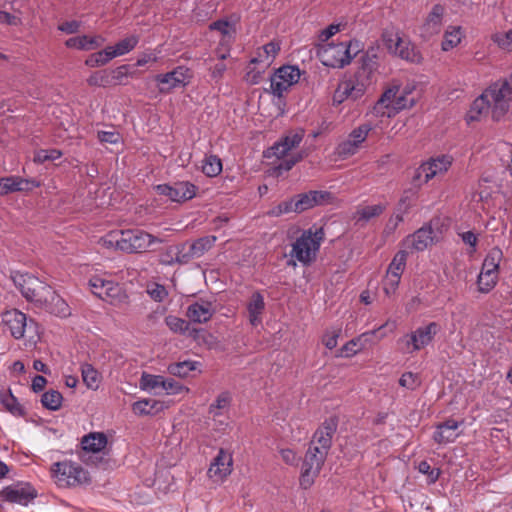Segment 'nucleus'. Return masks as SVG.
<instances>
[{"mask_svg": "<svg viewBox=\"0 0 512 512\" xmlns=\"http://www.w3.org/2000/svg\"><path fill=\"white\" fill-rule=\"evenodd\" d=\"M100 244L107 249L119 250L127 254H138L149 250L154 244L164 240L142 229H123L110 231L100 238Z\"/></svg>", "mask_w": 512, "mask_h": 512, "instance_id": "nucleus-2", "label": "nucleus"}, {"mask_svg": "<svg viewBox=\"0 0 512 512\" xmlns=\"http://www.w3.org/2000/svg\"><path fill=\"white\" fill-rule=\"evenodd\" d=\"M462 423V421H457L452 418L447 419L442 423H438L435 426L433 440L439 445H446L448 443L454 442L459 436L457 430L462 425Z\"/></svg>", "mask_w": 512, "mask_h": 512, "instance_id": "nucleus-24", "label": "nucleus"}, {"mask_svg": "<svg viewBox=\"0 0 512 512\" xmlns=\"http://www.w3.org/2000/svg\"><path fill=\"white\" fill-rule=\"evenodd\" d=\"M444 14V8L441 5H435L425 23L422 26L423 36L430 37L440 32L442 26V19Z\"/></svg>", "mask_w": 512, "mask_h": 512, "instance_id": "nucleus-31", "label": "nucleus"}, {"mask_svg": "<svg viewBox=\"0 0 512 512\" xmlns=\"http://www.w3.org/2000/svg\"><path fill=\"white\" fill-rule=\"evenodd\" d=\"M453 158L450 155H440L431 158L419 168V174L424 175L425 182H428L437 175L445 173L452 165Z\"/></svg>", "mask_w": 512, "mask_h": 512, "instance_id": "nucleus-23", "label": "nucleus"}, {"mask_svg": "<svg viewBox=\"0 0 512 512\" xmlns=\"http://www.w3.org/2000/svg\"><path fill=\"white\" fill-rule=\"evenodd\" d=\"M397 94H399V86L397 85H393L392 87L386 89L381 95L380 99L376 102L374 110L383 115L387 114L390 116Z\"/></svg>", "mask_w": 512, "mask_h": 512, "instance_id": "nucleus-34", "label": "nucleus"}, {"mask_svg": "<svg viewBox=\"0 0 512 512\" xmlns=\"http://www.w3.org/2000/svg\"><path fill=\"white\" fill-rule=\"evenodd\" d=\"M503 258V252L498 247H493L485 256L481 271L499 275V265Z\"/></svg>", "mask_w": 512, "mask_h": 512, "instance_id": "nucleus-38", "label": "nucleus"}, {"mask_svg": "<svg viewBox=\"0 0 512 512\" xmlns=\"http://www.w3.org/2000/svg\"><path fill=\"white\" fill-rule=\"evenodd\" d=\"M372 129L373 126L370 123H363L354 128L346 139L337 144L334 154L342 160L355 155L362 147V144L365 142Z\"/></svg>", "mask_w": 512, "mask_h": 512, "instance_id": "nucleus-10", "label": "nucleus"}, {"mask_svg": "<svg viewBox=\"0 0 512 512\" xmlns=\"http://www.w3.org/2000/svg\"><path fill=\"white\" fill-rule=\"evenodd\" d=\"M383 42L389 53L409 62H420V53L416 51L411 41L401 36L398 31H385L383 33Z\"/></svg>", "mask_w": 512, "mask_h": 512, "instance_id": "nucleus-8", "label": "nucleus"}, {"mask_svg": "<svg viewBox=\"0 0 512 512\" xmlns=\"http://www.w3.org/2000/svg\"><path fill=\"white\" fill-rule=\"evenodd\" d=\"M338 419L330 417L315 431L310 446H316L319 451L328 455L332 446V437L337 430Z\"/></svg>", "mask_w": 512, "mask_h": 512, "instance_id": "nucleus-18", "label": "nucleus"}, {"mask_svg": "<svg viewBox=\"0 0 512 512\" xmlns=\"http://www.w3.org/2000/svg\"><path fill=\"white\" fill-rule=\"evenodd\" d=\"M293 200L284 201L267 211V215L270 217H279L283 214L294 212Z\"/></svg>", "mask_w": 512, "mask_h": 512, "instance_id": "nucleus-59", "label": "nucleus"}, {"mask_svg": "<svg viewBox=\"0 0 512 512\" xmlns=\"http://www.w3.org/2000/svg\"><path fill=\"white\" fill-rule=\"evenodd\" d=\"M421 384L420 377L417 373L405 372L399 379V385L409 390L417 389Z\"/></svg>", "mask_w": 512, "mask_h": 512, "instance_id": "nucleus-55", "label": "nucleus"}, {"mask_svg": "<svg viewBox=\"0 0 512 512\" xmlns=\"http://www.w3.org/2000/svg\"><path fill=\"white\" fill-rule=\"evenodd\" d=\"M199 365L200 363L198 361L185 360L170 364L168 371L174 376L187 377L189 373L196 370Z\"/></svg>", "mask_w": 512, "mask_h": 512, "instance_id": "nucleus-43", "label": "nucleus"}, {"mask_svg": "<svg viewBox=\"0 0 512 512\" xmlns=\"http://www.w3.org/2000/svg\"><path fill=\"white\" fill-rule=\"evenodd\" d=\"M435 240L434 231L430 225H424L403 240V245L411 251H424Z\"/></svg>", "mask_w": 512, "mask_h": 512, "instance_id": "nucleus-21", "label": "nucleus"}, {"mask_svg": "<svg viewBox=\"0 0 512 512\" xmlns=\"http://www.w3.org/2000/svg\"><path fill=\"white\" fill-rule=\"evenodd\" d=\"M62 156L58 149H40L34 155V162L42 164L46 161H54Z\"/></svg>", "mask_w": 512, "mask_h": 512, "instance_id": "nucleus-54", "label": "nucleus"}, {"mask_svg": "<svg viewBox=\"0 0 512 512\" xmlns=\"http://www.w3.org/2000/svg\"><path fill=\"white\" fill-rule=\"evenodd\" d=\"M340 332V329H333L325 333L323 337V344L327 349L332 350L337 346Z\"/></svg>", "mask_w": 512, "mask_h": 512, "instance_id": "nucleus-63", "label": "nucleus"}, {"mask_svg": "<svg viewBox=\"0 0 512 512\" xmlns=\"http://www.w3.org/2000/svg\"><path fill=\"white\" fill-rule=\"evenodd\" d=\"M498 275L480 271L477 278L478 290L481 293H489L497 284Z\"/></svg>", "mask_w": 512, "mask_h": 512, "instance_id": "nucleus-48", "label": "nucleus"}, {"mask_svg": "<svg viewBox=\"0 0 512 512\" xmlns=\"http://www.w3.org/2000/svg\"><path fill=\"white\" fill-rule=\"evenodd\" d=\"M51 473L55 483L62 488L75 487L90 481L88 472L80 464L68 460L54 463Z\"/></svg>", "mask_w": 512, "mask_h": 512, "instance_id": "nucleus-6", "label": "nucleus"}, {"mask_svg": "<svg viewBox=\"0 0 512 512\" xmlns=\"http://www.w3.org/2000/svg\"><path fill=\"white\" fill-rule=\"evenodd\" d=\"M400 277H396L394 275L386 274L383 279V291L386 296L391 297L394 295L398 289L400 283Z\"/></svg>", "mask_w": 512, "mask_h": 512, "instance_id": "nucleus-58", "label": "nucleus"}, {"mask_svg": "<svg viewBox=\"0 0 512 512\" xmlns=\"http://www.w3.org/2000/svg\"><path fill=\"white\" fill-rule=\"evenodd\" d=\"M386 209V206L383 204H375L368 205L362 208H359L356 212L357 220L368 222L372 218L380 216Z\"/></svg>", "mask_w": 512, "mask_h": 512, "instance_id": "nucleus-46", "label": "nucleus"}, {"mask_svg": "<svg viewBox=\"0 0 512 512\" xmlns=\"http://www.w3.org/2000/svg\"><path fill=\"white\" fill-rule=\"evenodd\" d=\"M107 443V436L103 432H91L83 436L81 440L83 450L92 453L101 452Z\"/></svg>", "mask_w": 512, "mask_h": 512, "instance_id": "nucleus-32", "label": "nucleus"}, {"mask_svg": "<svg viewBox=\"0 0 512 512\" xmlns=\"http://www.w3.org/2000/svg\"><path fill=\"white\" fill-rule=\"evenodd\" d=\"M63 401L62 394L57 390H48L41 396L42 405L51 411H57L61 408Z\"/></svg>", "mask_w": 512, "mask_h": 512, "instance_id": "nucleus-45", "label": "nucleus"}, {"mask_svg": "<svg viewBox=\"0 0 512 512\" xmlns=\"http://www.w3.org/2000/svg\"><path fill=\"white\" fill-rule=\"evenodd\" d=\"M280 51V44L275 41H271L260 49H258L257 56L251 59L252 64L256 63H265V65H270L278 52Z\"/></svg>", "mask_w": 512, "mask_h": 512, "instance_id": "nucleus-36", "label": "nucleus"}, {"mask_svg": "<svg viewBox=\"0 0 512 512\" xmlns=\"http://www.w3.org/2000/svg\"><path fill=\"white\" fill-rule=\"evenodd\" d=\"M324 236L325 233L322 227H312L304 230L292 243L290 250V257L292 259L288 261V265H296L293 259H296L304 266H308L314 262L321 243L324 240Z\"/></svg>", "mask_w": 512, "mask_h": 512, "instance_id": "nucleus-3", "label": "nucleus"}, {"mask_svg": "<svg viewBox=\"0 0 512 512\" xmlns=\"http://www.w3.org/2000/svg\"><path fill=\"white\" fill-rule=\"evenodd\" d=\"M1 323L3 331L10 334L15 340L25 337L33 340L39 336V325L33 319L18 309H10L2 313Z\"/></svg>", "mask_w": 512, "mask_h": 512, "instance_id": "nucleus-5", "label": "nucleus"}, {"mask_svg": "<svg viewBox=\"0 0 512 512\" xmlns=\"http://www.w3.org/2000/svg\"><path fill=\"white\" fill-rule=\"evenodd\" d=\"M438 331L439 325L436 322H430L424 327L417 328L411 334L406 335L399 341L405 343L406 352L412 353L414 351H419L430 344Z\"/></svg>", "mask_w": 512, "mask_h": 512, "instance_id": "nucleus-15", "label": "nucleus"}, {"mask_svg": "<svg viewBox=\"0 0 512 512\" xmlns=\"http://www.w3.org/2000/svg\"><path fill=\"white\" fill-rule=\"evenodd\" d=\"M511 100L512 84L508 80L494 82L473 101L469 120L475 121L490 113L494 121H501L509 111Z\"/></svg>", "mask_w": 512, "mask_h": 512, "instance_id": "nucleus-1", "label": "nucleus"}, {"mask_svg": "<svg viewBox=\"0 0 512 512\" xmlns=\"http://www.w3.org/2000/svg\"><path fill=\"white\" fill-rule=\"evenodd\" d=\"M216 240V236L213 235H208L196 239L189 244L190 257H193V259L202 257L215 245Z\"/></svg>", "mask_w": 512, "mask_h": 512, "instance_id": "nucleus-37", "label": "nucleus"}, {"mask_svg": "<svg viewBox=\"0 0 512 512\" xmlns=\"http://www.w3.org/2000/svg\"><path fill=\"white\" fill-rule=\"evenodd\" d=\"M326 458L327 454L319 451L316 446L309 445L301 468L300 486L303 489H308L313 485L315 478L319 475L325 463Z\"/></svg>", "mask_w": 512, "mask_h": 512, "instance_id": "nucleus-9", "label": "nucleus"}, {"mask_svg": "<svg viewBox=\"0 0 512 512\" xmlns=\"http://www.w3.org/2000/svg\"><path fill=\"white\" fill-rule=\"evenodd\" d=\"M155 190L159 195L181 203L194 198L198 187L189 181H177L172 184H159L155 186Z\"/></svg>", "mask_w": 512, "mask_h": 512, "instance_id": "nucleus-14", "label": "nucleus"}, {"mask_svg": "<svg viewBox=\"0 0 512 512\" xmlns=\"http://www.w3.org/2000/svg\"><path fill=\"white\" fill-rule=\"evenodd\" d=\"M414 105V100L409 99L406 95H396L395 103L393 104L392 112H398L403 109L411 108Z\"/></svg>", "mask_w": 512, "mask_h": 512, "instance_id": "nucleus-64", "label": "nucleus"}, {"mask_svg": "<svg viewBox=\"0 0 512 512\" xmlns=\"http://www.w3.org/2000/svg\"><path fill=\"white\" fill-rule=\"evenodd\" d=\"M202 172L208 177H216L222 172V161L216 155H206L202 161Z\"/></svg>", "mask_w": 512, "mask_h": 512, "instance_id": "nucleus-42", "label": "nucleus"}, {"mask_svg": "<svg viewBox=\"0 0 512 512\" xmlns=\"http://www.w3.org/2000/svg\"><path fill=\"white\" fill-rule=\"evenodd\" d=\"M0 497L9 503L27 506L37 497V491L29 483L18 482L4 487Z\"/></svg>", "mask_w": 512, "mask_h": 512, "instance_id": "nucleus-16", "label": "nucleus"}, {"mask_svg": "<svg viewBox=\"0 0 512 512\" xmlns=\"http://www.w3.org/2000/svg\"><path fill=\"white\" fill-rule=\"evenodd\" d=\"M0 404L15 417H24L26 410L10 390L0 391Z\"/></svg>", "mask_w": 512, "mask_h": 512, "instance_id": "nucleus-33", "label": "nucleus"}, {"mask_svg": "<svg viewBox=\"0 0 512 512\" xmlns=\"http://www.w3.org/2000/svg\"><path fill=\"white\" fill-rule=\"evenodd\" d=\"M300 79L297 66L285 65L280 67L270 78V90L273 95L282 97L283 94Z\"/></svg>", "mask_w": 512, "mask_h": 512, "instance_id": "nucleus-13", "label": "nucleus"}, {"mask_svg": "<svg viewBox=\"0 0 512 512\" xmlns=\"http://www.w3.org/2000/svg\"><path fill=\"white\" fill-rule=\"evenodd\" d=\"M39 183L34 180L24 179L18 176H9L0 178V195L18 191H28L32 187H38Z\"/></svg>", "mask_w": 512, "mask_h": 512, "instance_id": "nucleus-28", "label": "nucleus"}, {"mask_svg": "<svg viewBox=\"0 0 512 512\" xmlns=\"http://www.w3.org/2000/svg\"><path fill=\"white\" fill-rule=\"evenodd\" d=\"M87 83L90 86L97 87L111 86L109 70H100L92 73L87 79Z\"/></svg>", "mask_w": 512, "mask_h": 512, "instance_id": "nucleus-52", "label": "nucleus"}, {"mask_svg": "<svg viewBox=\"0 0 512 512\" xmlns=\"http://www.w3.org/2000/svg\"><path fill=\"white\" fill-rule=\"evenodd\" d=\"M112 59L113 57L111 56L110 51H108V47H106L101 51L91 54L86 59L85 64L89 67H98L107 64Z\"/></svg>", "mask_w": 512, "mask_h": 512, "instance_id": "nucleus-50", "label": "nucleus"}, {"mask_svg": "<svg viewBox=\"0 0 512 512\" xmlns=\"http://www.w3.org/2000/svg\"><path fill=\"white\" fill-rule=\"evenodd\" d=\"M164 383V377L161 375H152L148 373H142L139 386L141 390L144 391H153L158 388H161Z\"/></svg>", "mask_w": 512, "mask_h": 512, "instance_id": "nucleus-47", "label": "nucleus"}, {"mask_svg": "<svg viewBox=\"0 0 512 512\" xmlns=\"http://www.w3.org/2000/svg\"><path fill=\"white\" fill-rule=\"evenodd\" d=\"M39 308L61 318L71 315V309L67 302L53 288L52 293L48 294L46 298V303H43Z\"/></svg>", "mask_w": 512, "mask_h": 512, "instance_id": "nucleus-26", "label": "nucleus"}, {"mask_svg": "<svg viewBox=\"0 0 512 512\" xmlns=\"http://www.w3.org/2000/svg\"><path fill=\"white\" fill-rule=\"evenodd\" d=\"M165 323L175 333H185L189 327V323L186 320L173 315L167 316Z\"/></svg>", "mask_w": 512, "mask_h": 512, "instance_id": "nucleus-56", "label": "nucleus"}, {"mask_svg": "<svg viewBox=\"0 0 512 512\" xmlns=\"http://www.w3.org/2000/svg\"><path fill=\"white\" fill-rule=\"evenodd\" d=\"M161 389L165 390L168 394H180L183 391H187L183 385H181L178 381L172 379V378H165L164 377V383L161 386Z\"/></svg>", "mask_w": 512, "mask_h": 512, "instance_id": "nucleus-60", "label": "nucleus"}, {"mask_svg": "<svg viewBox=\"0 0 512 512\" xmlns=\"http://www.w3.org/2000/svg\"><path fill=\"white\" fill-rule=\"evenodd\" d=\"M150 297L157 302H162L168 295L167 290L163 285L153 284L147 290Z\"/></svg>", "mask_w": 512, "mask_h": 512, "instance_id": "nucleus-62", "label": "nucleus"}, {"mask_svg": "<svg viewBox=\"0 0 512 512\" xmlns=\"http://www.w3.org/2000/svg\"><path fill=\"white\" fill-rule=\"evenodd\" d=\"M129 65H121L110 72V83L111 85L125 84V80L129 77Z\"/></svg>", "mask_w": 512, "mask_h": 512, "instance_id": "nucleus-53", "label": "nucleus"}, {"mask_svg": "<svg viewBox=\"0 0 512 512\" xmlns=\"http://www.w3.org/2000/svg\"><path fill=\"white\" fill-rule=\"evenodd\" d=\"M104 41L105 39L101 36L90 37L87 35H81L67 39L65 45L67 48L88 51L99 48Z\"/></svg>", "mask_w": 512, "mask_h": 512, "instance_id": "nucleus-30", "label": "nucleus"}, {"mask_svg": "<svg viewBox=\"0 0 512 512\" xmlns=\"http://www.w3.org/2000/svg\"><path fill=\"white\" fill-rule=\"evenodd\" d=\"M294 204V212L301 213L315 206L330 203L332 194L328 191L312 190L307 193L298 194L292 198Z\"/></svg>", "mask_w": 512, "mask_h": 512, "instance_id": "nucleus-19", "label": "nucleus"}, {"mask_svg": "<svg viewBox=\"0 0 512 512\" xmlns=\"http://www.w3.org/2000/svg\"><path fill=\"white\" fill-rule=\"evenodd\" d=\"M81 375L84 384L88 389L97 390L100 384V373L89 363L81 365Z\"/></svg>", "mask_w": 512, "mask_h": 512, "instance_id": "nucleus-41", "label": "nucleus"}, {"mask_svg": "<svg viewBox=\"0 0 512 512\" xmlns=\"http://www.w3.org/2000/svg\"><path fill=\"white\" fill-rule=\"evenodd\" d=\"M233 470L232 453L220 448L217 455L212 460L207 475L216 482L224 481Z\"/></svg>", "mask_w": 512, "mask_h": 512, "instance_id": "nucleus-17", "label": "nucleus"}, {"mask_svg": "<svg viewBox=\"0 0 512 512\" xmlns=\"http://www.w3.org/2000/svg\"><path fill=\"white\" fill-rule=\"evenodd\" d=\"M157 405L158 402L156 400L142 399L132 404V411L138 416L152 415Z\"/></svg>", "mask_w": 512, "mask_h": 512, "instance_id": "nucleus-49", "label": "nucleus"}, {"mask_svg": "<svg viewBox=\"0 0 512 512\" xmlns=\"http://www.w3.org/2000/svg\"><path fill=\"white\" fill-rule=\"evenodd\" d=\"M374 48L367 50L361 57V65L354 75L368 87L372 83V76L379 68V58Z\"/></svg>", "mask_w": 512, "mask_h": 512, "instance_id": "nucleus-22", "label": "nucleus"}, {"mask_svg": "<svg viewBox=\"0 0 512 512\" xmlns=\"http://www.w3.org/2000/svg\"><path fill=\"white\" fill-rule=\"evenodd\" d=\"M178 253V248L175 245L167 247L159 256V262L166 266L176 264L175 255Z\"/></svg>", "mask_w": 512, "mask_h": 512, "instance_id": "nucleus-61", "label": "nucleus"}, {"mask_svg": "<svg viewBox=\"0 0 512 512\" xmlns=\"http://www.w3.org/2000/svg\"><path fill=\"white\" fill-rule=\"evenodd\" d=\"M192 76V71L188 67L177 66L170 72L156 75L155 81L159 85L161 93H168L172 89L187 86Z\"/></svg>", "mask_w": 512, "mask_h": 512, "instance_id": "nucleus-12", "label": "nucleus"}, {"mask_svg": "<svg viewBox=\"0 0 512 512\" xmlns=\"http://www.w3.org/2000/svg\"><path fill=\"white\" fill-rule=\"evenodd\" d=\"M213 314V305L207 300H200L190 304L186 312V316L194 323H205L212 318Z\"/></svg>", "mask_w": 512, "mask_h": 512, "instance_id": "nucleus-27", "label": "nucleus"}, {"mask_svg": "<svg viewBox=\"0 0 512 512\" xmlns=\"http://www.w3.org/2000/svg\"><path fill=\"white\" fill-rule=\"evenodd\" d=\"M407 261V252L404 250L398 251L392 261L390 262L386 274L400 277L404 272Z\"/></svg>", "mask_w": 512, "mask_h": 512, "instance_id": "nucleus-44", "label": "nucleus"}, {"mask_svg": "<svg viewBox=\"0 0 512 512\" xmlns=\"http://www.w3.org/2000/svg\"><path fill=\"white\" fill-rule=\"evenodd\" d=\"M11 279L21 295L37 308L46 303L48 294L52 293V286L33 274L15 271Z\"/></svg>", "mask_w": 512, "mask_h": 512, "instance_id": "nucleus-4", "label": "nucleus"}, {"mask_svg": "<svg viewBox=\"0 0 512 512\" xmlns=\"http://www.w3.org/2000/svg\"><path fill=\"white\" fill-rule=\"evenodd\" d=\"M368 86L358 79L354 74L341 79L334 91L332 104L340 105L347 100L356 101L366 92Z\"/></svg>", "mask_w": 512, "mask_h": 512, "instance_id": "nucleus-11", "label": "nucleus"}, {"mask_svg": "<svg viewBox=\"0 0 512 512\" xmlns=\"http://www.w3.org/2000/svg\"><path fill=\"white\" fill-rule=\"evenodd\" d=\"M231 402V396L228 392L220 393L216 400L210 405L209 413L213 416H219L221 410L227 409Z\"/></svg>", "mask_w": 512, "mask_h": 512, "instance_id": "nucleus-51", "label": "nucleus"}, {"mask_svg": "<svg viewBox=\"0 0 512 512\" xmlns=\"http://www.w3.org/2000/svg\"><path fill=\"white\" fill-rule=\"evenodd\" d=\"M91 292L104 301L113 303L121 294V287L112 280L94 276L89 280Z\"/></svg>", "mask_w": 512, "mask_h": 512, "instance_id": "nucleus-20", "label": "nucleus"}, {"mask_svg": "<svg viewBox=\"0 0 512 512\" xmlns=\"http://www.w3.org/2000/svg\"><path fill=\"white\" fill-rule=\"evenodd\" d=\"M265 310L264 297L260 292H254L247 304L249 322L252 326H258L262 323V315Z\"/></svg>", "mask_w": 512, "mask_h": 512, "instance_id": "nucleus-29", "label": "nucleus"}, {"mask_svg": "<svg viewBox=\"0 0 512 512\" xmlns=\"http://www.w3.org/2000/svg\"><path fill=\"white\" fill-rule=\"evenodd\" d=\"M303 137V130L288 133L270 148L272 155L279 159L285 157L293 148L299 146Z\"/></svg>", "mask_w": 512, "mask_h": 512, "instance_id": "nucleus-25", "label": "nucleus"}, {"mask_svg": "<svg viewBox=\"0 0 512 512\" xmlns=\"http://www.w3.org/2000/svg\"><path fill=\"white\" fill-rule=\"evenodd\" d=\"M138 42L139 37L137 35H130L117 42L114 47L109 46L108 51H110L113 58L122 56L132 51L137 46Z\"/></svg>", "mask_w": 512, "mask_h": 512, "instance_id": "nucleus-40", "label": "nucleus"}, {"mask_svg": "<svg viewBox=\"0 0 512 512\" xmlns=\"http://www.w3.org/2000/svg\"><path fill=\"white\" fill-rule=\"evenodd\" d=\"M376 330H373L368 333H363L359 337L353 338L350 341H348L346 344H344L341 349L337 353V357H345L350 358L355 356L357 353H359L364 347V339L368 335H375Z\"/></svg>", "mask_w": 512, "mask_h": 512, "instance_id": "nucleus-35", "label": "nucleus"}, {"mask_svg": "<svg viewBox=\"0 0 512 512\" xmlns=\"http://www.w3.org/2000/svg\"><path fill=\"white\" fill-rule=\"evenodd\" d=\"M492 39L499 48L512 52V29L506 32H498L493 35Z\"/></svg>", "mask_w": 512, "mask_h": 512, "instance_id": "nucleus-57", "label": "nucleus"}, {"mask_svg": "<svg viewBox=\"0 0 512 512\" xmlns=\"http://www.w3.org/2000/svg\"><path fill=\"white\" fill-rule=\"evenodd\" d=\"M352 50L355 53L359 51L358 42L329 43L321 49L319 56L323 65L332 68H343L351 62L353 58Z\"/></svg>", "mask_w": 512, "mask_h": 512, "instance_id": "nucleus-7", "label": "nucleus"}, {"mask_svg": "<svg viewBox=\"0 0 512 512\" xmlns=\"http://www.w3.org/2000/svg\"><path fill=\"white\" fill-rule=\"evenodd\" d=\"M463 38L462 28L460 26H448L441 43L443 51H449L457 47Z\"/></svg>", "mask_w": 512, "mask_h": 512, "instance_id": "nucleus-39", "label": "nucleus"}]
</instances>
